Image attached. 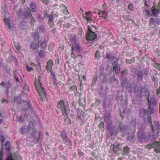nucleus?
Returning a JSON list of instances; mask_svg holds the SVG:
<instances>
[{
	"mask_svg": "<svg viewBox=\"0 0 160 160\" xmlns=\"http://www.w3.org/2000/svg\"><path fill=\"white\" fill-rule=\"evenodd\" d=\"M34 120L32 121H29L28 127L26 128L24 126L22 127L21 130V133L23 134L29 132L33 137L37 138H39L40 133L39 132L37 131L34 125Z\"/></svg>",
	"mask_w": 160,
	"mask_h": 160,
	"instance_id": "f257e3e1",
	"label": "nucleus"
},
{
	"mask_svg": "<svg viewBox=\"0 0 160 160\" xmlns=\"http://www.w3.org/2000/svg\"><path fill=\"white\" fill-rule=\"evenodd\" d=\"M58 108L60 109L62 112V114L65 117H67L65 119V124L69 125L71 124V121L68 117L69 114H70V111L68 108V106H66L64 101L61 100L57 105Z\"/></svg>",
	"mask_w": 160,
	"mask_h": 160,
	"instance_id": "f03ea898",
	"label": "nucleus"
},
{
	"mask_svg": "<svg viewBox=\"0 0 160 160\" xmlns=\"http://www.w3.org/2000/svg\"><path fill=\"white\" fill-rule=\"evenodd\" d=\"M4 17V22L6 28L9 32L14 31L15 26L12 23V22L10 19V14L8 11H3L2 12Z\"/></svg>",
	"mask_w": 160,
	"mask_h": 160,
	"instance_id": "7ed1b4c3",
	"label": "nucleus"
},
{
	"mask_svg": "<svg viewBox=\"0 0 160 160\" xmlns=\"http://www.w3.org/2000/svg\"><path fill=\"white\" fill-rule=\"evenodd\" d=\"M41 79V77L39 76L38 78L39 82L38 86L37 85L36 82H35V83L37 90L39 94V96L41 97L40 98V99H41L42 101L43 102L44 100L46 98V94L45 92V90L44 88L41 87L42 84L40 82Z\"/></svg>",
	"mask_w": 160,
	"mask_h": 160,
	"instance_id": "20e7f679",
	"label": "nucleus"
},
{
	"mask_svg": "<svg viewBox=\"0 0 160 160\" xmlns=\"http://www.w3.org/2000/svg\"><path fill=\"white\" fill-rule=\"evenodd\" d=\"M146 149L149 150L152 148L154 149V151L157 153H160V142H155L147 145L145 146Z\"/></svg>",
	"mask_w": 160,
	"mask_h": 160,
	"instance_id": "39448f33",
	"label": "nucleus"
},
{
	"mask_svg": "<svg viewBox=\"0 0 160 160\" xmlns=\"http://www.w3.org/2000/svg\"><path fill=\"white\" fill-rule=\"evenodd\" d=\"M60 136L62 139L63 143L67 146H71V141L68 138L64 131H63L61 132Z\"/></svg>",
	"mask_w": 160,
	"mask_h": 160,
	"instance_id": "423d86ee",
	"label": "nucleus"
},
{
	"mask_svg": "<svg viewBox=\"0 0 160 160\" xmlns=\"http://www.w3.org/2000/svg\"><path fill=\"white\" fill-rule=\"evenodd\" d=\"M147 92L148 94L147 98L149 105L153 106H157L158 103V101L156 99L155 96L153 95L152 96L150 97L149 92L147 91Z\"/></svg>",
	"mask_w": 160,
	"mask_h": 160,
	"instance_id": "0eeeda50",
	"label": "nucleus"
},
{
	"mask_svg": "<svg viewBox=\"0 0 160 160\" xmlns=\"http://www.w3.org/2000/svg\"><path fill=\"white\" fill-rule=\"evenodd\" d=\"M152 131L158 134L160 132V124L159 122L158 121H155L153 122V124L150 125Z\"/></svg>",
	"mask_w": 160,
	"mask_h": 160,
	"instance_id": "6e6552de",
	"label": "nucleus"
},
{
	"mask_svg": "<svg viewBox=\"0 0 160 160\" xmlns=\"http://www.w3.org/2000/svg\"><path fill=\"white\" fill-rule=\"evenodd\" d=\"M71 45H72V50L75 51L79 54L83 52L82 48L77 41L74 42H73V43Z\"/></svg>",
	"mask_w": 160,
	"mask_h": 160,
	"instance_id": "1a4fd4ad",
	"label": "nucleus"
},
{
	"mask_svg": "<svg viewBox=\"0 0 160 160\" xmlns=\"http://www.w3.org/2000/svg\"><path fill=\"white\" fill-rule=\"evenodd\" d=\"M26 11L24 12L23 11H18L17 14L21 17V18H30L31 15V11Z\"/></svg>",
	"mask_w": 160,
	"mask_h": 160,
	"instance_id": "9d476101",
	"label": "nucleus"
},
{
	"mask_svg": "<svg viewBox=\"0 0 160 160\" xmlns=\"http://www.w3.org/2000/svg\"><path fill=\"white\" fill-rule=\"evenodd\" d=\"M128 129V126L124 124L122 122H120L118 125L117 131V133L120 132L125 133L127 132Z\"/></svg>",
	"mask_w": 160,
	"mask_h": 160,
	"instance_id": "9b49d317",
	"label": "nucleus"
},
{
	"mask_svg": "<svg viewBox=\"0 0 160 160\" xmlns=\"http://www.w3.org/2000/svg\"><path fill=\"white\" fill-rule=\"evenodd\" d=\"M22 109L25 111L29 110L32 113H34V111L33 110L32 108V105L29 102L27 101H24L22 102Z\"/></svg>",
	"mask_w": 160,
	"mask_h": 160,
	"instance_id": "f8f14e48",
	"label": "nucleus"
},
{
	"mask_svg": "<svg viewBox=\"0 0 160 160\" xmlns=\"http://www.w3.org/2000/svg\"><path fill=\"white\" fill-rule=\"evenodd\" d=\"M160 12V11H145V17L148 18L149 16L156 17L158 14Z\"/></svg>",
	"mask_w": 160,
	"mask_h": 160,
	"instance_id": "ddd939ff",
	"label": "nucleus"
},
{
	"mask_svg": "<svg viewBox=\"0 0 160 160\" xmlns=\"http://www.w3.org/2000/svg\"><path fill=\"white\" fill-rule=\"evenodd\" d=\"M97 36L94 32H88L86 35V38L87 40L92 41L96 39Z\"/></svg>",
	"mask_w": 160,
	"mask_h": 160,
	"instance_id": "4468645a",
	"label": "nucleus"
},
{
	"mask_svg": "<svg viewBox=\"0 0 160 160\" xmlns=\"http://www.w3.org/2000/svg\"><path fill=\"white\" fill-rule=\"evenodd\" d=\"M106 58L111 61L112 63L113 64H115L118 62V60L117 59V58L112 55L110 53H107Z\"/></svg>",
	"mask_w": 160,
	"mask_h": 160,
	"instance_id": "2eb2a0df",
	"label": "nucleus"
},
{
	"mask_svg": "<svg viewBox=\"0 0 160 160\" xmlns=\"http://www.w3.org/2000/svg\"><path fill=\"white\" fill-rule=\"evenodd\" d=\"M66 39L70 40L69 42H68V43L70 45L72 44L73 42H74L77 41L76 36L72 34H69L66 37Z\"/></svg>",
	"mask_w": 160,
	"mask_h": 160,
	"instance_id": "dca6fc26",
	"label": "nucleus"
},
{
	"mask_svg": "<svg viewBox=\"0 0 160 160\" xmlns=\"http://www.w3.org/2000/svg\"><path fill=\"white\" fill-rule=\"evenodd\" d=\"M138 138L141 140H142L145 138V136L144 134L143 129L142 128H139V131L138 133Z\"/></svg>",
	"mask_w": 160,
	"mask_h": 160,
	"instance_id": "f3484780",
	"label": "nucleus"
},
{
	"mask_svg": "<svg viewBox=\"0 0 160 160\" xmlns=\"http://www.w3.org/2000/svg\"><path fill=\"white\" fill-rule=\"evenodd\" d=\"M131 125L135 129L136 128L137 125V128H139L142 127V126L140 123L137 122L136 118H135L132 120L131 122Z\"/></svg>",
	"mask_w": 160,
	"mask_h": 160,
	"instance_id": "a211bd4d",
	"label": "nucleus"
},
{
	"mask_svg": "<svg viewBox=\"0 0 160 160\" xmlns=\"http://www.w3.org/2000/svg\"><path fill=\"white\" fill-rule=\"evenodd\" d=\"M47 15V14H46L45 15V16ZM47 15L49 18L48 22L50 24L53 23V19L55 18V17L58 16L57 15V14L55 13L54 11H53L52 12L51 15Z\"/></svg>",
	"mask_w": 160,
	"mask_h": 160,
	"instance_id": "6ab92c4d",
	"label": "nucleus"
},
{
	"mask_svg": "<svg viewBox=\"0 0 160 160\" xmlns=\"http://www.w3.org/2000/svg\"><path fill=\"white\" fill-rule=\"evenodd\" d=\"M130 152V148L128 146H126L123 148L122 154L123 155L128 156L129 155Z\"/></svg>",
	"mask_w": 160,
	"mask_h": 160,
	"instance_id": "aec40b11",
	"label": "nucleus"
},
{
	"mask_svg": "<svg viewBox=\"0 0 160 160\" xmlns=\"http://www.w3.org/2000/svg\"><path fill=\"white\" fill-rule=\"evenodd\" d=\"M140 116L143 118V119L145 118V116L148 115V111L146 109H141L139 112Z\"/></svg>",
	"mask_w": 160,
	"mask_h": 160,
	"instance_id": "412c9836",
	"label": "nucleus"
},
{
	"mask_svg": "<svg viewBox=\"0 0 160 160\" xmlns=\"http://www.w3.org/2000/svg\"><path fill=\"white\" fill-rule=\"evenodd\" d=\"M41 41L40 40L38 42V47L43 49L46 48L47 47L48 41L47 40H43L41 42Z\"/></svg>",
	"mask_w": 160,
	"mask_h": 160,
	"instance_id": "4be33fe9",
	"label": "nucleus"
},
{
	"mask_svg": "<svg viewBox=\"0 0 160 160\" xmlns=\"http://www.w3.org/2000/svg\"><path fill=\"white\" fill-rule=\"evenodd\" d=\"M46 26L45 24H40L38 25L37 29L39 30L40 32L44 33L46 32Z\"/></svg>",
	"mask_w": 160,
	"mask_h": 160,
	"instance_id": "5701e85b",
	"label": "nucleus"
},
{
	"mask_svg": "<svg viewBox=\"0 0 160 160\" xmlns=\"http://www.w3.org/2000/svg\"><path fill=\"white\" fill-rule=\"evenodd\" d=\"M31 35L32 38L35 41L38 40L40 38L39 33L37 31H36L35 32H32Z\"/></svg>",
	"mask_w": 160,
	"mask_h": 160,
	"instance_id": "b1692460",
	"label": "nucleus"
},
{
	"mask_svg": "<svg viewBox=\"0 0 160 160\" xmlns=\"http://www.w3.org/2000/svg\"><path fill=\"white\" fill-rule=\"evenodd\" d=\"M53 65V61L51 59H50L47 62V65L46 67V69L48 71L51 72L52 71L51 68Z\"/></svg>",
	"mask_w": 160,
	"mask_h": 160,
	"instance_id": "393cba45",
	"label": "nucleus"
},
{
	"mask_svg": "<svg viewBox=\"0 0 160 160\" xmlns=\"http://www.w3.org/2000/svg\"><path fill=\"white\" fill-rule=\"evenodd\" d=\"M132 109V107L129 105L128 107H126L124 108L123 110V113L124 114H128L131 112Z\"/></svg>",
	"mask_w": 160,
	"mask_h": 160,
	"instance_id": "a878e982",
	"label": "nucleus"
},
{
	"mask_svg": "<svg viewBox=\"0 0 160 160\" xmlns=\"http://www.w3.org/2000/svg\"><path fill=\"white\" fill-rule=\"evenodd\" d=\"M145 74L147 75V73H144L141 71H138L137 73V77L138 80L142 81L143 76Z\"/></svg>",
	"mask_w": 160,
	"mask_h": 160,
	"instance_id": "bb28decb",
	"label": "nucleus"
},
{
	"mask_svg": "<svg viewBox=\"0 0 160 160\" xmlns=\"http://www.w3.org/2000/svg\"><path fill=\"white\" fill-rule=\"evenodd\" d=\"M144 122L146 124H148L150 125H152V117L151 116L148 115L147 116V118H146L144 119Z\"/></svg>",
	"mask_w": 160,
	"mask_h": 160,
	"instance_id": "cd10ccee",
	"label": "nucleus"
},
{
	"mask_svg": "<svg viewBox=\"0 0 160 160\" xmlns=\"http://www.w3.org/2000/svg\"><path fill=\"white\" fill-rule=\"evenodd\" d=\"M113 70L115 71L116 74H119L120 70V67L119 64L117 63L113 67Z\"/></svg>",
	"mask_w": 160,
	"mask_h": 160,
	"instance_id": "c85d7f7f",
	"label": "nucleus"
},
{
	"mask_svg": "<svg viewBox=\"0 0 160 160\" xmlns=\"http://www.w3.org/2000/svg\"><path fill=\"white\" fill-rule=\"evenodd\" d=\"M122 143L118 144L117 145L115 146L114 145L112 144L111 146V148H115L116 149L118 150L121 151L122 148Z\"/></svg>",
	"mask_w": 160,
	"mask_h": 160,
	"instance_id": "c756f323",
	"label": "nucleus"
},
{
	"mask_svg": "<svg viewBox=\"0 0 160 160\" xmlns=\"http://www.w3.org/2000/svg\"><path fill=\"white\" fill-rule=\"evenodd\" d=\"M116 96V99L117 100H120V101L122 100L123 98L122 96V93L121 91H118Z\"/></svg>",
	"mask_w": 160,
	"mask_h": 160,
	"instance_id": "7c9ffc66",
	"label": "nucleus"
},
{
	"mask_svg": "<svg viewBox=\"0 0 160 160\" xmlns=\"http://www.w3.org/2000/svg\"><path fill=\"white\" fill-rule=\"evenodd\" d=\"M159 20L158 18H156L155 19L153 18H151L150 21L149 25H154L156 23L158 24Z\"/></svg>",
	"mask_w": 160,
	"mask_h": 160,
	"instance_id": "2f4dec72",
	"label": "nucleus"
},
{
	"mask_svg": "<svg viewBox=\"0 0 160 160\" xmlns=\"http://www.w3.org/2000/svg\"><path fill=\"white\" fill-rule=\"evenodd\" d=\"M12 84L10 81H8L6 82V86L7 88V92L8 95V94L9 92V89L11 88L12 86Z\"/></svg>",
	"mask_w": 160,
	"mask_h": 160,
	"instance_id": "473e14b6",
	"label": "nucleus"
},
{
	"mask_svg": "<svg viewBox=\"0 0 160 160\" xmlns=\"http://www.w3.org/2000/svg\"><path fill=\"white\" fill-rule=\"evenodd\" d=\"M112 120L107 122V125L108 130L110 131L113 130V128L112 126Z\"/></svg>",
	"mask_w": 160,
	"mask_h": 160,
	"instance_id": "72a5a7b5",
	"label": "nucleus"
},
{
	"mask_svg": "<svg viewBox=\"0 0 160 160\" xmlns=\"http://www.w3.org/2000/svg\"><path fill=\"white\" fill-rule=\"evenodd\" d=\"M104 119L105 122H108L111 121V116L109 114H106L104 116Z\"/></svg>",
	"mask_w": 160,
	"mask_h": 160,
	"instance_id": "f704fd0d",
	"label": "nucleus"
},
{
	"mask_svg": "<svg viewBox=\"0 0 160 160\" xmlns=\"http://www.w3.org/2000/svg\"><path fill=\"white\" fill-rule=\"evenodd\" d=\"M144 88H143L142 87H139L137 89V91L138 94L141 95L144 91Z\"/></svg>",
	"mask_w": 160,
	"mask_h": 160,
	"instance_id": "c9c22d12",
	"label": "nucleus"
},
{
	"mask_svg": "<svg viewBox=\"0 0 160 160\" xmlns=\"http://www.w3.org/2000/svg\"><path fill=\"white\" fill-rule=\"evenodd\" d=\"M78 59L79 61H78L79 64H80L81 62L82 59V57L81 55H78L77 56L75 57V59L76 61Z\"/></svg>",
	"mask_w": 160,
	"mask_h": 160,
	"instance_id": "e433bc0d",
	"label": "nucleus"
},
{
	"mask_svg": "<svg viewBox=\"0 0 160 160\" xmlns=\"http://www.w3.org/2000/svg\"><path fill=\"white\" fill-rule=\"evenodd\" d=\"M14 102L17 104H19L21 101V98L19 97L15 96L14 97Z\"/></svg>",
	"mask_w": 160,
	"mask_h": 160,
	"instance_id": "4c0bfd02",
	"label": "nucleus"
},
{
	"mask_svg": "<svg viewBox=\"0 0 160 160\" xmlns=\"http://www.w3.org/2000/svg\"><path fill=\"white\" fill-rule=\"evenodd\" d=\"M30 48L32 50H35L37 48V45L35 43L32 42L30 45Z\"/></svg>",
	"mask_w": 160,
	"mask_h": 160,
	"instance_id": "58836bf2",
	"label": "nucleus"
},
{
	"mask_svg": "<svg viewBox=\"0 0 160 160\" xmlns=\"http://www.w3.org/2000/svg\"><path fill=\"white\" fill-rule=\"evenodd\" d=\"M152 81L154 82V85L155 87L156 88V87L158 85V80L154 76H153L152 78Z\"/></svg>",
	"mask_w": 160,
	"mask_h": 160,
	"instance_id": "ea45409f",
	"label": "nucleus"
},
{
	"mask_svg": "<svg viewBox=\"0 0 160 160\" xmlns=\"http://www.w3.org/2000/svg\"><path fill=\"white\" fill-rule=\"evenodd\" d=\"M153 106L149 105V112L150 114H152L154 113V110Z\"/></svg>",
	"mask_w": 160,
	"mask_h": 160,
	"instance_id": "a19ab883",
	"label": "nucleus"
},
{
	"mask_svg": "<svg viewBox=\"0 0 160 160\" xmlns=\"http://www.w3.org/2000/svg\"><path fill=\"white\" fill-rule=\"evenodd\" d=\"M135 61L134 58H133L130 59H126V62L127 63L131 64L132 62H134Z\"/></svg>",
	"mask_w": 160,
	"mask_h": 160,
	"instance_id": "79ce46f5",
	"label": "nucleus"
},
{
	"mask_svg": "<svg viewBox=\"0 0 160 160\" xmlns=\"http://www.w3.org/2000/svg\"><path fill=\"white\" fill-rule=\"evenodd\" d=\"M13 58L15 60L16 59L15 57L12 56H9L8 58L6 59V61L8 62H11L12 61Z\"/></svg>",
	"mask_w": 160,
	"mask_h": 160,
	"instance_id": "37998d69",
	"label": "nucleus"
},
{
	"mask_svg": "<svg viewBox=\"0 0 160 160\" xmlns=\"http://www.w3.org/2000/svg\"><path fill=\"white\" fill-rule=\"evenodd\" d=\"M32 10H35L36 9V6L35 3L34 2H32L30 4V7L29 8Z\"/></svg>",
	"mask_w": 160,
	"mask_h": 160,
	"instance_id": "c03bdc74",
	"label": "nucleus"
},
{
	"mask_svg": "<svg viewBox=\"0 0 160 160\" xmlns=\"http://www.w3.org/2000/svg\"><path fill=\"white\" fill-rule=\"evenodd\" d=\"M99 127L101 129L102 131H104V123L103 122H101L99 124Z\"/></svg>",
	"mask_w": 160,
	"mask_h": 160,
	"instance_id": "a18cd8bd",
	"label": "nucleus"
},
{
	"mask_svg": "<svg viewBox=\"0 0 160 160\" xmlns=\"http://www.w3.org/2000/svg\"><path fill=\"white\" fill-rule=\"evenodd\" d=\"M158 134H157L156 133H154V134H152L151 136V138L153 141L156 140V138H158Z\"/></svg>",
	"mask_w": 160,
	"mask_h": 160,
	"instance_id": "49530a36",
	"label": "nucleus"
},
{
	"mask_svg": "<svg viewBox=\"0 0 160 160\" xmlns=\"http://www.w3.org/2000/svg\"><path fill=\"white\" fill-rule=\"evenodd\" d=\"M17 120L19 122H22L24 121V119L22 117L18 116H17Z\"/></svg>",
	"mask_w": 160,
	"mask_h": 160,
	"instance_id": "de8ad7c7",
	"label": "nucleus"
},
{
	"mask_svg": "<svg viewBox=\"0 0 160 160\" xmlns=\"http://www.w3.org/2000/svg\"><path fill=\"white\" fill-rule=\"evenodd\" d=\"M15 47L16 49L19 50L21 49V46L20 44L18 43H15Z\"/></svg>",
	"mask_w": 160,
	"mask_h": 160,
	"instance_id": "09e8293b",
	"label": "nucleus"
},
{
	"mask_svg": "<svg viewBox=\"0 0 160 160\" xmlns=\"http://www.w3.org/2000/svg\"><path fill=\"white\" fill-rule=\"evenodd\" d=\"M45 53L43 50H41L39 52V56L42 58H44Z\"/></svg>",
	"mask_w": 160,
	"mask_h": 160,
	"instance_id": "8fccbe9b",
	"label": "nucleus"
},
{
	"mask_svg": "<svg viewBox=\"0 0 160 160\" xmlns=\"http://www.w3.org/2000/svg\"><path fill=\"white\" fill-rule=\"evenodd\" d=\"M97 76H94L93 78V80L92 81V83L91 85L92 86V85L94 86L96 84V82L97 80Z\"/></svg>",
	"mask_w": 160,
	"mask_h": 160,
	"instance_id": "3c124183",
	"label": "nucleus"
},
{
	"mask_svg": "<svg viewBox=\"0 0 160 160\" xmlns=\"http://www.w3.org/2000/svg\"><path fill=\"white\" fill-rule=\"evenodd\" d=\"M95 57L97 59H99L100 57V52L99 51H97L95 54Z\"/></svg>",
	"mask_w": 160,
	"mask_h": 160,
	"instance_id": "603ef678",
	"label": "nucleus"
},
{
	"mask_svg": "<svg viewBox=\"0 0 160 160\" xmlns=\"http://www.w3.org/2000/svg\"><path fill=\"white\" fill-rule=\"evenodd\" d=\"M36 68L39 73H40L41 72L42 70L40 64H38Z\"/></svg>",
	"mask_w": 160,
	"mask_h": 160,
	"instance_id": "864d4df0",
	"label": "nucleus"
},
{
	"mask_svg": "<svg viewBox=\"0 0 160 160\" xmlns=\"http://www.w3.org/2000/svg\"><path fill=\"white\" fill-rule=\"evenodd\" d=\"M60 7L61 9L62 10H68L67 7H66L64 4H62L60 5Z\"/></svg>",
	"mask_w": 160,
	"mask_h": 160,
	"instance_id": "5fc2aeb1",
	"label": "nucleus"
},
{
	"mask_svg": "<svg viewBox=\"0 0 160 160\" xmlns=\"http://www.w3.org/2000/svg\"><path fill=\"white\" fill-rule=\"evenodd\" d=\"M26 68L27 69V70L29 72L33 71V68L31 67H30L28 65H27L26 66Z\"/></svg>",
	"mask_w": 160,
	"mask_h": 160,
	"instance_id": "6e6d98bb",
	"label": "nucleus"
},
{
	"mask_svg": "<svg viewBox=\"0 0 160 160\" xmlns=\"http://www.w3.org/2000/svg\"><path fill=\"white\" fill-rule=\"evenodd\" d=\"M154 67L158 69L160 71V64H158L157 63H155L154 64Z\"/></svg>",
	"mask_w": 160,
	"mask_h": 160,
	"instance_id": "4d7b16f0",
	"label": "nucleus"
},
{
	"mask_svg": "<svg viewBox=\"0 0 160 160\" xmlns=\"http://www.w3.org/2000/svg\"><path fill=\"white\" fill-rule=\"evenodd\" d=\"M79 104L80 106L82 107L84 106V105L83 102H84V101L83 100H82L81 99L79 98Z\"/></svg>",
	"mask_w": 160,
	"mask_h": 160,
	"instance_id": "13d9d810",
	"label": "nucleus"
},
{
	"mask_svg": "<svg viewBox=\"0 0 160 160\" xmlns=\"http://www.w3.org/2000/svg\"><path fill=\"white\" fill-rule=\"evenodd\" d=\"M108 12L105 11H102V14L103 15V17L105 18L108 15Z\"/></svg>",
	"mask_w": 160,
	"mask_h": 160,
	"instance_id": "bf43d9fd",
	"label": "nucleus"
},
{
	"mask_svg": "<svg viewBox=\"0 0 160 160\" xmlns=\"http://www.w3.org/2000/svg\"><path fill=\"white\" fill-rule=\"evenodd\" d=\"M114 152V153L117 155H119V153L118 152V150L116 149L115 148H112Z\"/></svg>",
	"mask_w": 160,
	"mask_h": 160,
	"instance_id": "052dcab7",
	"label": "nucleus"
},
{
	"mask_svg": "<svg viewBox=\"0 0 160 160\" xmlns=\"http://www.w3.org/2000/svg\"><path fill=\"white\" fill-rule=\"evenodd\" d=\"M4 155L3 152L2 151H1L0 152V159H2L3 160Z\"/></svg>",
	"mask_w": 160,
	"mask_h": 160,
	"instance_id": "680f3d73",
	"label": "nucleus"
},
{
	"mask_svg": "<svg viewBox=\"0 0 160 160\" xmlns=\"http://www.w3.org/2000/svg\"><path fill=\"white\" fill-rule=\"evenodd\" d=\"M70 89L72 91H75L77 89V87L76 85H73L70 87Z\"/></svg>",
	"mask_w": 160,
	"mask_h": 160,
	"instance_id": "e2e57ef3",
	"label": "nucleus"
},
{
	"mask_svg": "<svg viewBox=\"0 0 160 160\" xmlns=\"http://www.w3.org/2000/svg\"><path fill=\"white\" fill-rule=\"evenodd\" d=\"M78 154L80 157H81L83 155L84 153L81 152L80 150H78Z\"/></svg>",
	"mask_w": 160,
	"mask_h": 160,
	"instance_id": "0e129e2a",
	"label": "nucleus"
},
{
	"mask_svg": "<svg viewBox=\"0 0 160 160\" xmlns=\"http://www.w3.org/2000/svg\"><path fill=\"white\" fill-rule=\"evenodd\" d=\"M156 95L158 96V95H160V86L159 87V88L156 90Z\"/></svg>",
	"mask_w": 160,
	"mask_h": 160,
	"instance_id": "69168bd1",
	"label": "nucleus"
},
{
	"mask_svg": "<svg viewBox=\"0 0 160 160\" xmlns=\"http://www.w3.org/2000/svg\"><path fill=\"white\" fill-rule=\"evenodd\" d=\"M5 160H14L12 156H8Z\"/></svg>",
	"mask_w": 160,
	"mask_h": 160,
	"instance_id": "338daca9",
	"label": "nucleus"
},
{
	"mask_svg": "<svg viewBox=\"0 0 160 160\" xmlns=\"http://www.w3.org/2000/svg\"><path fill=\"white\" fill-rule=\"evenodd\" d=\"M0 85L3 88H5L6 86V82L2 81L0 84Z\"/></svg>",
	"mask_w": 160,
	"mask_h": 160,
	"instance_id": "774afa93",
	"label": "nucleus"
}]
</instances>
